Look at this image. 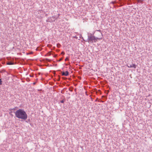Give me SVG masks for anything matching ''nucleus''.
Returning a JSON list of instances; mask_svg holds the SVG:
<instances>
[{
    "label": "nucleus",
    "mask_w": 152,
    "mask_h": 152,
    "mask_svg": "<svg viewBox=\"0 0 152 152\" xmlns=\"http://www.w3.org/2000/svg\"><path fill=\"white\" fill-rule=\"evenodd\" d=\"M62 75L67 76L69 75V72L66 71L65 72H63L62 73Z\"/></svg>",
    "instance_id": "nucleus-4"
},
{
    "label": "nucleus",
    "mask_w": 152,
    "mask_h": 152,
    "mask_svg": "<svg viewBox=\"0 0 152 152\" xmlns=\"http://www.w3.org/2000/svg\"><path fill=\"white\" fill-rule=\"evenodd\" d=\"M127 66L129 68H132L133 67L134 69H135L136 67V65L133 64H132L131 65L128 64L127 65Z\"/></svg>",
    "instance_id": "nucleus-3"
},
{
    "label": "nucleus",
    "mask_w": 152,
    "mask_h": 152,
    "mask_svg": "<svg viewBox=\"0 0 152 152\" xmlns=\"http://www.w3.org/2000/svg\"><path fill=\"white\" fill-rule=\"evenodd\" d=\"M13 64V63H12V62H9L7 63V64H8V65H12Z\"/></svg>",
    "instance_id": "nucleus-5"
},
{
    "label": "nucleus",
    "mask_w": 152,
    "mask_h": 152,
    "mask_svg": "<svg viewBox=\"0 0 152 152\" xmlns=\"http://www.w3.org/2000/svg\"><path fill=\"white\" fill-rule=\"evenodd\" d=\"M68 60V58H66L65 59V61H67Z\"/></svg>",
    "instance_id": "nucleus-8"
},
{
    "label": "nucleus",
    "mask_w": 152,
    "mask_h": 152,
    "mask_svg": "<svg viewBox=\"0 0 152 152\" xmlns=\"http://www.w3.org/2000/svg\"><path fill=\"white\" fill-rule=\"evenodd\" d=\"M61 102L62 103H63V101H62Z\"/></svg>",
    "instance_id": "nucleus-10"
},
{
    "label": "nucleus",
    "mask_w": 152,
    "mask_h": 152,
    "mask_svg": "<svg viewBox=\"0 0 152 152\" xmlns=\"http://www.w3.org/2000/svg\"><path fill=\"white\" fill-rule=\"evenodd\" d=\"M1 82H2V81L1 80V79H0V85L1 84H2Z\"/></svg>",
    "instance_id": "nucleus-7"
},
{
    "label": "nucleus",
    "mask_w": 152,
    "mask_h": 152,
    "mask_svg": "<svg viewBox=\"0 0 152 152\" xmlns=\"http://www.w3.org/2000/svg\"><path fill=\"white\" fill-rule=\"evenodd\" d=\"M15 115L18 118L23 120L27 119L28 117L26 113L23 110L21 109H19L15 112Z\"/></svg>",
    "instance_id": "nucleus-1"
},
{
    "label": "nucleus",
    "mask_w": 152,
    "mask_h": 152,
    "mask_svg": "<svg viewBox=\"0 0 152 152\" xmlns=\"http://www.w3.org/2000/svg\"><path fill=\"white\" fill-rule=\"evenodd\" d=\"M50 52H49L48 54H49V55H50Z\"/></svg>",
    "instance_id": "nucleus-9"
},
{
    "label": "nucleus",
    "mask_w": 152,
    "mask_h": 152,
    "mask_svg": "<svg viewBox=\"0 0 152 152\" xmlns=\"http://www.w3.org/2000/svg\"><path fill=\"white\" fill-rule=\"evenodd\" d=\"M138 2H142L143 0H137Z\"/></svg>",
    "instance_id": "nucleus-6"
},
{
    "label": "nucleus",
    "mask_w": 152,
    "mask_h": 152,
    "mask_svg": "<svg viewBox=\"0 0 152 152\" xmlns=\"http://www.w3.org/2000/svg\"><path fill=\"white\" fill-rule=\"evenodd\" d=\"M98 31L100 32V33L98 34L99 36L97 37H95L94 36L92 35L88 36V42L92 43L93 42H95L97 41V40H101L102 39V33L99 30H97Z\"/></svg>",
    "instance_id": "nucleus-2"
}]
</instances>
